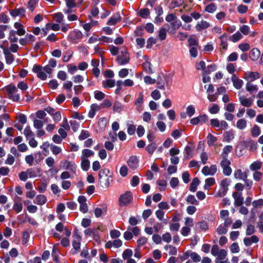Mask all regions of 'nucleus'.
<instances>
[{
	"label": "nucleus",
	"instance_id": "obj_16",
	"mask_svg": "<svg viewBox=\"0 0 263 263\" xmlns=\"http://www.w3.org/2000/svg\"><path fill=\"white\" fill-rule=\"evenodd\" d=\"M232 82L234 87L237 89H240L243 84V82L242 80L238 78V77L235 74L232 75L231 78Z\"/></svg>",
	"mask_w": 263,
	"mask_h": 263
},
{
	"label": "nucleus",
	"instance_id": "obj_58",
	"mask_svg": "<svg viewBox=\"0 0 263 263\" xmlns=\"http://www.w3.org/2000/svg\"><path fill=\"white\" fill-rule=\"evenodd\" d=\"M242 38V35L240 32H236L233 34L232 36V41L233 42H236Z\"/></svg>",
	"mask_w": 263,
	"mask_h": 263
},
{
	"label": "nucleus",
	"instance_id": "obj_46",
	"mask_svg": "<svg viewBox=\"0 0 263 263\" xmlns=\"http://www.w3.org/2000/svg\"><path fill=\"white\" fill-rule=\"evenodd\" d=\"M24 134L26 136L27 139H29V138H32L34 137V133L31 131L30 126H27L24 130Z\"/></svg>",
	"mask_w": 263,
	"mask_h": 263
},
{
	"label": "nucleus",
	"instance_id": "obj_6",
	"mask_svg": "<svg viewBox=\"0 0 263 263\" xmlns=\"http://www.w3.org/2000/svg\"><path fill=\"white\" fill-rule=\"evenodd\" d=\"M133 199V195L130 192L127 191L120 195L119 198V204L120 206L127 205L129 204Z\"/></svg>",
	"mask_w": 263,
	"mask_h": 263
},
{
	"label": "nucleus",
	"instance_id": "obj_36",
	"mask_svg": "<svg viewBox=\"0 0 263 263\" xmlns=\"http://www.w3.org/2000/svg\"><path fill=\"white\" fill-rule=\"evenodd\" d=\"M227 255V251L224 249H220V252L216 256L217 258L215 259V263H217V261H221L226 259Z\"/></svg>",
	"mask_w": 263,
	"mask_h": 263
},
{
	"label": "nucleus",
	"instance_id": "obj_43",
	"mask_svg": "<svg viewBox=\"0 0 263 263\" xmlns=\"http://www.w3.org/2000/svg\"><path fill=\"white\" fill-rule=\"evenodd\" d=\"M199 183V179L197 178H195L193 180L192 182L191 183L190 187V190L193 192H195Z\"/></svg>",
	"mask_w": 263,
	"mask_h": 263
},
{
	"label": "nucleus",
	"instance_id": "obj_14",
	"mask_svg": "<svg viewBox=\"0 0 263 263\" xmlns=\"http://www.w3.org/2000/svg\"><path fill=\"white\" fill-rule=\"evenodd\" d=\"M72 246L76 250H79L81 247V237L77 231H75L73 235Z\"/></svg>",
	"mask_w": 263,
	"mask_h": 263
},
{
	"label": "nucleus",
	"instance_id": "obj_10",
	"mask_svg": "<svg viewBox=\"0 0 263 263\" xmlns=\"http://www.w3.org/2000/svg\"><path fill=\"white\" fill-rule=\"evenodd\" d=\"M208 121V116L204 114L191 119L190 120V123L194 125H196L198 124L202 125L206 123Z\"/></svg>",
	"mask_w": 263,
	"mask_h": 263
},
{
	"label": "nucleus",
	"instance_id": "obj_31",
	"mask_svg": "<svg viewBox=\"0 0 263 263\" xmlns=\"http://www.w3.org/2000/svg\"><path fill=\"white\" fill-rule=\"evenodd\" d=\"M215 183V180L214 178H208L205 180V184L203 188L205 190H209L210 187Z\"/></svg>",
	"mask_w": 263,
	"mask_h": 263
},
{
	"label": "nucleus",
	"instance_id": "obj_33",
	"mask_svg": "<svg viewBox=\"0 0 263 263\" xmlns=\"http://www.w3.org/2000/svg\"><path fill=\"white\" fill-rule=\"evenodd\" d=\"M81 166L84 171H87L90 167V162L87 159L81 158Z\"/></svg>",
	"mask_w": 263,
	"mask_h": 263
},
{
	"label": "nucleus",
	"instance_id": "obj_35",
	"mask_svg": "<svg viewBox=\"0 0 263 263\" xmlns=\"http://www.w3.org/2000/svg\"><path fill=\"white\" fill-rule=\"evenodd\" d=\"M102 85L105 88H110L115 86V81L113 79H108L103 81Z\"/></svg>",
	"mask_w": 263,
	"mask_h": 263
},
{
	"label": "nucleus",
	"instance_id": "obj_26",
	"mask_svg": "<svg viewBox=\"0 0 263 263\" xmlns=\"http://www.w3.org/2000/svg\"><path fill=\"white\" fill-rule=\"evenodd\" d=\"M259 239L258 237L255 236L253 235L252 236L250 237H246L243 239V242L245 245L246 246H251L253 243H256L258 241Z\"/></svg>",
	"mask_w": 263,
	"mask_h": 263
},
{
	"label": "nucleus",
	"instance_id": "obj_41",
	"mask_svg": "<svg viewBox=\"0 0 263 263\" xmlns=\"http://www.w3.org/2000/svg\"><path fill=\"white\" fill-rule=\"evenodd\" d=\"M246 89L250 93H253L254 92H256L258 90V88L257 85H253L250 82H248L246 84Z\"/></svg>",
	"mask_w": 263,
	"mask_h": 263
},
{
	"label": "nucleus",
	"instance_id": "obj_12",
	"mask_svg": "<svg viewBox=\"0 0 263 263\" xmlns=\"http://www.w3.org/2000/svg\"><path fill=\"white\" fill-rule=\"evenodd\" d=\"M244 74V79L250 83L259 79L260 77V75L258 72L247 71L245 72Z\"/></svg>",
	"mask_w": 263,
	"mask_h": 263
},
{
	"label": "nucleus",
	"instance_id": "obj_38",
	"mask_svg": "<svg viewBox=\"0 0 263 263\" xmlns=\"http://www.w3.org/2000/svg\"><path fill=\"white\" fill-rule=\"evenodd\" d=\"M164 249L165 250L168 251V253L170 255H175L177 254V248L172 245H165L164 247Z\"/></svg>",
	"mask_w": 263,
	"mask_h": 263
},
{
	"label": "nucleus",
	"instance_id": "obj_50",
	"mask_svg": "<svg viewBox=\"0 0 263 263\" xmlns=\"http://www.w3.org/2000/svg\"><path fill=\"white\" fill-rule=\"evenodd\" d=\"M247 126V121L243 119H241L238 120L236 123V126L239 129H243L246 128Z\"/></svg>",
	"mask_w": 263,
	"mask_h": 263
},
{
	"label": "nucleus",
	"instance_id": "obj_23",
	"mask_svg": "<svg viewBox=\"0 0 263 263\" xmlns=\"http://www.w3.org/2000/svg\"><path fill=\"white\" fill-rule=\"evenodd\" d=\"M25 10L23 8H15L10 11V13L13 17L20 16L23 17L25 15Z\"/></svg>",
	"mask_w": 263,
	"mask_h": 263
},
{
	"label": "nucleus",
	"instance_id": "obj_37",
	"mask_svg": "<svg viewBox=\"0 0 263 263\" xmlns=\"http://www.w3.org/2000/svg\"><path fill=\"white\" fill-rule=\"evenodd\" d=\"M108 121L106 118L103 117L99 119L98 124L101 130H104L106 127Z\"/></svg>",
	"mask_w": 263,
	"mask_h": 263
},
{
	"label": "nucleus",
	"instance_id": "obj_64",
	"mask_svg": "<svg viewBox=\"0 0 263 263\" xmlns=\"http://www.w3.org/2000/svg\"><path fill=\"white\" fill-rule=\"evenodd\" d=\"M216 10V6L213 3H211L206 6L205 10L209 13H213Z\"/></svg>",
	"mask_w": 263,
	"mask_h": 263
},
{
	"label": "nucleus",
	"instance_id": "obj_34",
	"mask_svg": "<svg viewBox=\"0 0 263 263\" xmlns=\"http://www.w3.org/2000/svg\"><path fill=\"white\" fill-rule=\"evenodd\" d=\"M67 8L64 10L65 13H69L72 12V9L76 7L74 1H66Z\"/></svg>",
	"mask_w": 263,
	"mask_h": 263
},
{
	"label": "nucleus",
	"instance_id": "obj_17",
	"mask_svg": "<svg viewBox=\"0 0 263 263\" xmlns=\"http://www.w3.org/2000/svg\"><path fill=\"white\" fill-rule=\"evenodd\" d=\"M63 167L66 169L69 170L71 172L75 173L76 172V165L74 162H70L67 160H65L61 163Z\"/></svg>",
	"mask_w": 263,
	"mask_h": 263
},
{
	"label": "nucleus",
	"instance_id": "obj_45",
	"mask_svg": "<svg viewBox=\"0 0 263 263\" xmlns=\"http://www.w3.org/2000/svg\"><path fill=\"white\" fill-rule=\"evenodd\" d=\"M186 201L187 203L195 205H198L199 204V202L197 200L195 196L192 195H189L186 199Z\"/></svg>",
	"mask_w": 263,
	"mask_h": 263
},
{
	"label": "nucleus",
	"instance_id": "obj_54",
	"mask_svg": "<svg viewBox=\"0 0 263 263\" xmlns=\"http://www.w3.org/2000/svg\"><path fill=\"white\" fill-rule=\"evenodd\" d=\"M186 112L187 115L189 117H191L195 113V107L193 105H189L186 107Z\"/></svg>",
	"mask_w": 263,
	"mask_h": 263
},
{
	"label": "nucleus",
	"instance_id": "obj_7",
	"mask_svg": "<svg viewBox=\"0 0 263 263\" xmlns=\"http://www.w3.org/2000/svg\"><path fill=\"white\" fill-rule=\"evenodd\" d=\"M221 158L222 160L220 162V165L223 168V173L226 176H230L232 173V169L230 166L231 162L228 158Z\"/></svg>",
	"mask_w": 263,
	"mask_h": 263
},
{
	"label": "nucleus",
	"instance_id": "obj_42",
	"mask_svg": "<svg viewBox=\"0 0 263 263\" xmlns=\"http://www.w3.org/2000/svg\"><path fill=\"white\" fill-rule=\"evenodd\" d=\"M123 108V105L121 103L116 101L113 105V110L116 112H120Z\"/></svg>",
	"mask_w": 263,
	"mask_h": 263
},
{
	"label": "nucleus",
	"instance_id": "obj_44",
	"mask_svg": "<svg viewBox=\"0 0 263 263\" xmlns=\"http://www.w3.org/2000/svg\"><path fill=\"white\" fill-rule=\"evenodd\" d=\"M16 34H17L15 32V31L14 30H11L9 34V40L11 43H14L17 42L18 40V38L16 36Z\"/></svg>",
	"mask_w": 263,
	"mask_h": 263
},
{
	"label": "nucleus",
	"instance_id": "obj_18",
	"mask_svg": "<svg viewBox=\"0 0 263 263\" xmlns=\"http://www.w3.org/2000/svg\"><path fill=\"white\" fill-rule=\"evenodd\" d=\"M7 64H11L14 61V57L8 48H3Z\"/></svg>",
	"mask_w": 263,
	"mask_h": 263
},
{
	"label": "nucleus",
	"instance_id": "obj_30",
	"mask_svg": "<svg viewBox=\"0 0 263 263\" xmlns=\"http://www.w3.org/2000/svg\"><path fill=\"white\" fill-rule=\"evenodd\" d=\"M171 28L168 29L170 33H172L173 31L180 28L181 26V22L179 20H175L170 24Z\"/></svg>",
	"mask_w": 263,
	"mask_h": 263
},
{
	"label": "nucleus",
	"instance_id": "obj_62",
	"mask_svg": "<svg viewBox=\"0 0 263 263\" xmlns=\"http://www.w3.org/2000/svg\"><path fill=\"white\" fill-rule=\"evenodd\" d=\"M251 133L253 137H256L258 136L260 134L259 127L257 125H255L252 128Z\"/></svg>",
	"mask_w": 263,
	"mask_h": 263
},
{
	"label": "nucleus",
	"instance_id": "obj_40",
	"mask_svg": "<svg viewBox=\"0 0 263 263\" xmlns=\"http://www.w3.org/2000/svg\"><path fill=\"white\" fill-rule=\"evenodd\" d=\"M26 171L29 178L35 177L39 173V170L38 168H30L28 169Z\"/></svg>",
	"mask_w": 263,
	"mask_h": 263
},
{
	"label": "nucleus",
	"instance_id": "obj_19",
	"mask_svg": "<svg viewBox=\"0 0 263 263\" xmlns=\"http://www.w3.org/2000/svg\"><path fill=\"white\" fill-rule=\"evenodd\" d=\"M122 17L121 16L119 13H116L114 14L111 17H110L107 22V25L111 26L115 25L117 23L121 21Z\"/></svg>",
	"mask_w": 263,
	"mask_h": 263
},
{
	"label": "nucleus",
	"instance_id": "obj_48",
	"mask_svg": "<svg viewBox=\"0 0 263 263\" xmlns=\"http://www.w3.org/2000/svg\"><path fill=\"white\" fill-rule=\"evenodd\" d=\"M133 251L129 249H126L122 253V257L124 260L130 259L131 256L133 255Z\"/></svg>",
	"mask_w": 263,
	"mask_h": 263
},
{
	"label": "nucleus",
	"instance_id": "obj_13",
	"mask_svg": "<svg viewBox=\"0 0 263 263\" xmlns=\"http://www.w3.org/2000/svg\"><path fill=\"white\" fill-rule=\"evenodd\" d=\"M217 166L215 164L211 165L210 167L208 166H204L202 169V173L205 176L214 175L217 172Z\"/></svg>",
	"mask_w": 263,
	"mask_h": 263
},
{
	"label": "nucleus",
	"instance_id": "obj_11",
	"mask_svg": "<svg viewBox=\"0 0 263 263\" xmlns=\"http://www.w3.org/2000/svg\"><path fill=\"white\" fill-rule=\"evenodd\" d=\"M32 71L36 73L37 77L42 80H45L47 78V74L42 69V66L39 65H34Z\"/></svg>",
	"mask_w": 263,
	"mask_h": 263
},
{
	"label": "nucleus",
	"instance_id": "obj_8",
	"mask_svg": "<svg viewBox=\"0 0 263 263\" xmlns=\"http://www.w3.org/2000/svg\"><path fill=\"white\" fill-rule=\"evenodd\" d=\"M211 125L215 128L220 129H227L228 128V124L224 120L220 121L217 119H212L210 120Z\"/></svg>",
	"mask_w": 263,
	"mask_h": 263
},
{
	"label": "nucleus",
	"instance_id": "obj_2",
	"mask_svg": "<svg viewBox=\"0 0 263 263\" xmlns=\"http://www.w3.org/2000/svg\"><path fill=\"white\" fill-rule=\"evenodd\" d=\"M109 171L107 168L102 169L99 173V181L102 186L108 187L111 181L109 176Z\"/></svg>",
	"mask_w": 263,
	"mask_h": 263
},
{
	"label": "nucleus",
	"instance_id": "obj_4",
	"mask_svg": "<svg viewBox=\"0 0 263 263\" xmlns=\"http://www.w3.org/2000/svg\"><path fill=\"white\" fill-rule=\"evenodd\" d=\"M129 56L127 49L120 48V54L117 57V62L120 65H125L129 62Z\"/></svg>",
	"mask_w": 263,
	"mask_h": 263
},
{
	"label": "nucleus",
	"instance_id": "obj_28",
	"mask_svg": "<svg viewBox=\"0 0 263 263\" xmlns=\"http://www.w3.org/2000/svg\"><path fill=\"white\" fill-rule=\"evenodd\" d=\"M207 143L209 146L216 145V143L217 141V138L209 133L207 136Z\"/></svg>",
	"mask_w": 263,
	"mask_h": 263
},
{
	"label": "nucleus",
	"instance_id": "obj_57",
	"mask_svg": "<svg viewBox=\"0 0 263 263\" xmlns=\"http://www.w3.org/2000/svg\"><path fill=\"white\" fill-rule=\"evenodd\" d=\"M190 257L193 261L197 262L201 260V257L197 253L191 251Z\"/></svg>",
	"mask_w": 263,
	"mask_h": 263
},
{
	"label": "nucleus",
	"instance_id": "obj_1",
	"mask_svg": "<svg viewBox=\"0 0 263 263\" xmlns=\"http://www.w3.org/2000/svg\"><path fill=\"white\" fill-rule=\"evenodd\" d=\"M231 180L229 178L221 180L219 183V189L215 192V197H222L224 196L228 191V187L230 185Z\"/></svg>",
	"mask_w": 263,
	"mask_h": 263
},
{
	"label": "nucleus",
	"instance_id": "obj_59",
	"mask_svg": "<svg viewBox=\"0 0 263 263\" xmlns=\"http://www.w3.org/2000/svg\"><path fill=\"white\" fill-rule=\"evenodd\" d=\"M94 95L95 99L98 100H103L105 97V95L103 92L98 90L94 92Z\"/></svg>",
	"mask_w": 263,
	"mask_h": 263
},
{
	"label": "nucleus",
	"instance_id": "obj_60",
	"mask_svg": "<svg viewBox=\"0 0 263 263\" xmlns=\"http://www.w3.org/2000/svg\"><path fill=\"white\" fill-rule=\"evenodd\" d=\"M90 134L88 131L86 130H82L79 136V139L80 140H83L89 137Z\"/></svg>",
	"mask_w": 263,
	"mask_h": 263
},
{
	"label": "nucleus",
	"instance_id": "obj_15",
	"mask_svg": "<svg viewBox=\"0 0 263 263\" xmlns=\"http://www.w3.org/2000/svg\"><path fill=\"white\" fill-rule=\"evenodd\" d=\"M233 197L234 199V204L236 206H241L244 202L241 193L234 192L233 193Z\"/></svg>",
	"mask_w": 263,
	"mask_h": 263
},
{
	"label": "nucleus",
	"instance_id": "obj_49",
	"mask_svg": "<svg viewBox=\"0 0 263 263\" xmlns=\"http://www.w3.org/2000/svg\"><path fill=\"white\" fill-rule=\"evenodd\" d=\"M216 70V65L215 64H211L207 66L205 69L203 71L204 74H208L211 72Z\"/></svg>",
	"mask_w": 263,
	"mask_h": 263
},
{
	"label": "nucleus",
	"instance_id": "obj_24",
	"mask_svg": "<svg viewBox=\"0 0 263 263\" xmlns=\"http://www.w3.org/2000/svg\"><path fill=\"white\" fill-rule=\"evenodd\" d=\"M260 55V51L257 48L252 49L249 53L250 58L254 61H257Z\"/></svg>",
	"mask_w": 263,
	"mask_h": 263
},
{
	"label": "nucleus",
	"instance_id": "obj_51",
	"mask_svg": "<svg viewBox=\"0 0 263 263\" xmlns=\"http://www.w3.org/2000/svg\"><path fill=\"white\" fill-rule=\"evenodd\" d=\"M216 231L219 235L225 234L228 232V229L225 226L221 224L218 227Z\"/></svg>",
	"mask_w": 263,
	"mask_h": 263
},
{
	"label": "nucleus",
	"instance_id": "obj_3",
	"mask_svg": "<svg viewBox=\"0 0 263 263\" xmlns=\"http://www.w3.org/2000/svg\"><path fill=\"white\" fill-rule=\"evenodd\" d=\"M8 93V97L10 99L14 102H18L20 100V95L17 93V88L13 84L7 85L5 88Z\"/></svg>",
	"mask_w": 263,
	"mask_h": 263
},
{
	"label": "nucleus",
	"instance_id": "obj_52",
	"mask_svg": "<svg viewBox=\"0 0 263 263\" xmlns=\"http://www.w3.org/2000/svg\"><path fill=\"white\" fill-rule=\"evenodd\" d=\"M261 167V162L258 161H256L252 163L250 166V168L252 171H256L259 170Z\"/></svg>",
	"mask_w": 263,
	"mask_h": 263
},
{
	"label": "nucleus",
	"instance_id": "obj_22",
	"mask_svg": "<svg viewBox=\"0 0 263 263\" xmlns=\"http://www.w3.org/2000/svg\"><path fill=\"white\" fill-rule=\"evenodd\" d=\"M13 209L16 213H20L22 211L23 204L21 202V198L20 197H17L16 199L14 200Z\"/></svg>",
	"mask_w": 263,
	"mask_h": 263
},
{
	"label": "nucleus",
	"instance_id": "obj_20",
	"mask_svg": "<svg viewBox=\"0 0 263 263\" xmlns=\"http://www.w3.org/2000/svg\"><path fill=\"white\" fill-rule=\"evenodd\" d=\"M211 26L209 22L202 20L198 22L195 26V28L197 31H200L202 30L206 29Z\"/></svg>",
	"mask_w": 263,
	"mask_h": 263
},
{
	"label": "nucleus",
	"instance_id": "obj_39",
	"mask_svg": "<svg viewBox=\"0 0 263 263\" xmlns=\"http://www.w3.org/2000/svg\"><path fill=\"white\" fill-rule=\"evenodd\" d=\"M95 154L94 152L88 149H84L82 152V155L81 158L87 159L88 157H90L93 156Z\"/></svg>",
	"mask_w": 263,
	"mask_h": 263
},
{
	"label": "nucleus",
	"instance_id": "obj_63",
	"mask_svg": "<svg viewBox=\"0 0 263 263\" xmlns=\"http://www.w3.org/2000/svg\"><path fill=\"white\" fill-rule=\"evenodd\" d=\"M230 249L232 253H237L240 251L239 246L237 243L234 242L230 247Z\"/></svg>",
	"mask_w": 263,
	"mask_h": 263
},
{
	"label": "nucleus",
	"instance_id": "obj_21",
	"mask_svg": "<svg viewBox=\"0 0 263 263\" xmlns=\"http://www.w3.org/2000/svg\"><path fill=\"white\" fill-rule=\"evenodd\" d=\"M14 27L16 29V33L19 36L25 35L26 31L24 26L19 22H15L14 24Z\"/></svg>",
	"mask_w": 263,
	"mask_h": 263
},
{
	"label": "nucleus",
	"instance_id": "obj_47",
	"mask_svg": "<svg viewBox=\"0 0 263 263\" xmlns=\"http://www.w3.org/2000/svg\"><path fill=\"white\" fill-rule=\"evenodd\" d=\"M233 149V147L231 145H227L225 146L222 151V153L221 154V157L228 158V155Z\"/></svg>",
	"mask_w": 263,
	"mask_h": 263
},
{
	"label": "nucleus",
	"instance_id": "obj_25",
	"mask_svg": "<svg viewBox=\"0 0 263 263\" xmlns=\"http://www.w3.org/2000/svg\"><path fill=\"white\" fill-rule=\"evenodd\" d=\"M239 100L241 104L245 107H250L252 104V98H246L243 96H240Z\"/></svg>",
	"mask_w": 263,
	"mask_h": 263
},
{
	"label": "nucleus",
	"instance_id": "obj_5",
	"mask_svg": "<svg viewBox=\"0 0 263 263\" xmlns=\"http://www.w3.org/2000/svg\"><path fill=\"white\" fill-rule=\"evenodd\" d=\"M82 37V32L78 29H75L69 33L68 40L73 44H77Z\"/></svg>",
	"mask_w": 263,
	"mask_h": 263
},
{
	"label": "nucleus",
	"instance_id": "obj_61",
	"mask_svg": "<svg viewBox=\"0 0 263 263\" xmlns=\"http://www.w3.org/2000/svg\"><path fill=\"white\" fill-rule=\"evenodd\" d=\"M219 111V107L216 104H214L212 107L209 108V111L211 114H216Z\"/></svg>",
	"mask_w": 263,
	"mask_h": 263
},
{
	"label": "nucleus",
	"instance_id": "obj_55",
	"mask_svg": "<svg viewBox=\"0 0 263 263\" xmlns=\"http://www.w3.org/2000/svg\"><path fill=\"white\" fill-rule=\"evenodd\" d=\"M156 148V145L155 143H152L149 144H148L146 147V151L150 154L152 155L154 153V151H155Z\"/></svg>",
	"mask_w": 263,
	"mask_h": 263
},
{
	"label": "nucleus",
	"instance_id": "obj_29",
	"mask_svg": "<svg viewBox=\"0 0 263 263\" xmlns=\"http://www.w3.org/2000/svg\"><path fill=\"white\" fill-rule=\"evenodd\" d=\"M234 138V135L231 130L227 131L224 133L223 135V141L230 142Z\"/></svg>",
	"mask_w": 263,
	"mask_h": 263
},
{
	"label": "nucleus",
	"instance_id": "obj_9",
	"mask_svg": "<svg viewBox=\"0 0 263 263\" xmlns=\"http://www.w3.org/2000/svg\"><path fill=\"white\" fill-rule=\"evenodd\" d=\"M126 163L130 170H135L139 167V160L137 156H132L127 159Z\"/></svg>",
	"mask_w": 263,
	"mask_h": 263
},
{
	"label": "nucleus",
	"instance_id": "obj_56",
	"mask_svg": "<svg viewBox=\"0 0 263 263\" xmlns=\"http://www.w3.org/2000/svg\"><path fill=\"white\" fill-rule=\"evenodd\" d=\"M166 31L164 28H161L158 32V37L160 40L163 41L166 39Z\"/></svg>",
	"mask_w": 263,
	"mask_h": 263
},
{
	"label": "nucleus",
	"instance_id": "obj_27",
	"mask_svg": "<svg viewBox=\"0 0 263 263\" xmlns=\"http://www.w3.org/2000/svg\"><path fill=\"white\" fill-rule=\"evenodd\" d=\"M234 177L236 179L244 180L248 177V174L246 172H243L241 170H237L234 173Z\"/></svg>",
	"mask_w": 263,
	"mask_h": 263
},
{
	"label": "nucleus",
	"instance_id": "obj_53",
	"mask_svg": "<svg viewBox=\"0 0 263 263\" xmlns=\"http://www.w3.org/2000/svg\"><path fill=\"white\" fill-rule=\"evenodd\" d=\"M239 30L241 33H242L245 35H247L249 34L250 32V28L248 25H243L240 27Z\"/></svg>",
	"mask_w": 263,
	"mask_h": 263
},
{
	"label": "nucleus",
	"instance_id": "obj_32",
	"mask_svg": "<svg viewBox=\"0 0 263 263\" xmlns=\"http://www.w3.org/2000/svg\"><path fill=\"white\" fill-rule=\"evenodd\" d=\"M47 201L46 197L43 195H37L34 202L39 204V205H43Z\"/></svg>",
	"mask_w": 263,
	"mask_h": 263
}]
</instances>
